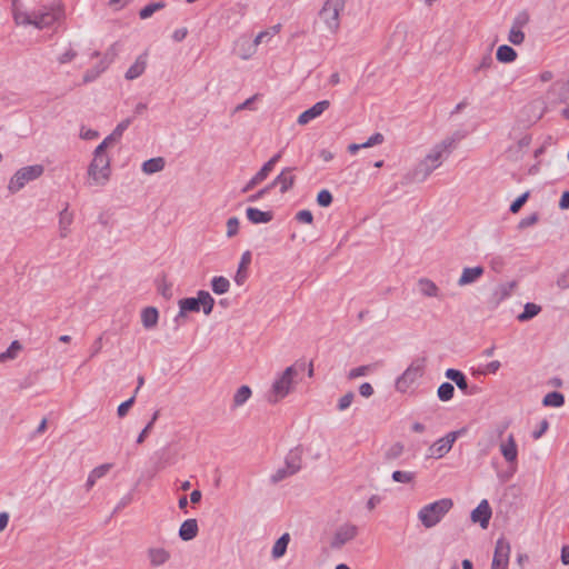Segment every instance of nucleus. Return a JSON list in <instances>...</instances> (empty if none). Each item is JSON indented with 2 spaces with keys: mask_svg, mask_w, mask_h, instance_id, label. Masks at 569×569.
<instances>
[{
  "mask_svg": "<svg viewBox=\"0 0 569 569\" xmlns=\"http://www.w3.org/2000/svg\"><path fill=\"white\" fill-rule=\"evenodd\" d=\"M347 0H326L319 11V18L331 33L340 28V14L346 8Z\"/></svg>",
  "mask_w": 569,
  "mask_h": 569,
  "instance_id": "0eeeda50",
  "label": "nucleus"
},
{
  "mask_svg": "<svg viewBox=\"0 0 569 569\" xmlns=\"http://www.w3.org/2000/svg\"><path fill=\"white\" fill-rule=\"evenodd\" d=\"M392 480L400 483H410L415 480L416 473L412 471L396 470L392 472Z\"/></svg>",
  "mask_w": 569,
  "mask_h": 569,
  "instance_id": "ea45409f",
  "label": "nucleus"
},
{
  "mask_svg": "<svg viewBox=\"0 0 569 569\" xmlns=\"http://www.w3.org/2000/svg\"><path fill=\"white\" fill-rule=\"evenodd\" d=\"M332 194L329 190L323 189L317 196V202L320 207H329L332 203Z\"/></svg>",
  "mask_w": 569,
  "mask_h": 569,
  "instance_id": "de8ad7c7",
  "label": "nucleus"
},
{
  "mask_svg": "<svg viewBox=\"0 0 569 569\" xmlns=\"http://www.w3.org/2000/svg\"><path fill=\"white\" fill-rule=\"evenodd\" d=\"M549 422L547 419H543L539 423V428L532 432V438L538 440L542 437V435L548 430Z\"/></svg>",
  "mask_w": 569,
  "mask_h": 569,
  "instance_id": "69168bd1",
  "label": "nucleus"
},
{
  "mask_svg": "<svg viewBox=\"0 0 569 569\" xmlns=\"http://www.w3.org/2000/svg\"><path fill=\"white\" fill-rule=\"evenodd\" d=\"M211 288L214 293L223 295V293L228 292V290L230 288V282L227 278H224L222 276L214 277L211 280Z\"/></svg>",
  "mask_w": 569,
  "mask_h": 569,
  "instance_id": "e433bc0d",
  "label": "nucleus"
},
{
  "mask_svg": "<svg viewBox=\"0 0 569 569\" xmlns=\"http://www.w3.org/2000/svg\"><path fill=\"white\" fill-rule=\"evenodd\" d=\"M511 547L507 539L499 538L496 542L491 569H508Z\"/></svg>",
  "mask_w": 569,
  "mask_h": 569,
  "instance_id": "9b49d317",
  "label": "nucleus"
},
{
  "mask_svg": "<svg viewBox=\"0 0 569 569\" xmlns=\"http://www.w3.org/2000/svg\"><path fill=\"white\" fill-rule=\"evenodd\" d=\"M499 450L512 472H515L518 463V445L512 433L508 435V437L500 442Z\"/></svg>",
  "mask_w": 569,
  "mask_h": 569,
  "instance_id": "f8f14e48",
  "label": "nucleus"
},
{
  "mask_svg": "<svg viewBox=\"0 0 569 569\" xmlns=\"http://www.w3.org/2000/svg\"><path fill=\"white\" fill-rule=\"evenodd\" d=\"M330 106L328 100H322L313 104L311 108L303 111L299 117L297 122L300 126H305L309 123L311 120L320 117Z\"/></svg>",
  "mask_w": 569,
  "mask_h": 569,
  "instance_id": "4468645a",
  "label": "nucleus"
},
{
  "mask_svg": "<svg viewBox=\"0 0 569 569\" xmlns=\"http://www.w3.org/2000/svg\"><path fill=\"white\" fill-rule=\"evenodd\" d=\"M492 63H493V59L491 57V53L488 52L482 56V58L479 61V64L477 67H475L473 72L477 73L481 70L489 69L492 66Z\"/></svg>",
  "mask_w": 569,
  "mask_h": 569,
  "instance_id": "8fccbe9b",
  "label": "nucleus"
},
{
  "mask_svg": "<svg viewBox=\"0 0 569 569\" xmlns=\"http://www.w3.org/2000/svg\"><path fill=\"white\" fill-rule=\"evenodd\" d=\"M147 67V54H140L136 61L127 70L124 78L127 80H134L139 78L146 70Z\"/></svg>",
  "mask_w": 569,
  "mask_h": 569,
  "instance_id": "4be33fe9",
  "label": "nucleus"
},
{
  "mask_svg": "<svg viewBox=\"0 0 569 569\" xmlns=\"http://www.w3.org/2000/svg\"><path fill=\"white\" fill-rule=\"evenodd\" d=\"M159 312L154 307H147L141 312V322L146 329H152L157 326Z\"/></svg>",
  "mask_w": 569,
  "mask_h": 569,
  "instance_id": "a878e982",
  "label": "nucleus"
},
{
  "mask_svg": "<svg viewBox=\"0 0 569 569\" xmlns=\"http://www.w3.org/2000/svg\"><path fill=\"white\" fill-rule=\"evenodd\" d=\"M166 161L162 157L151 158L142 163V171L146 174H153L163 170Z\"/></svg>",
  "mask_w": 569,
  "mask_h": 569,
  "instance_id": "c85d7f7f",
  "label": "nucleus"
},
{
  "mask_svg": "<svg viewBox=\"0 0 569 569\" xmlns=\"http://www.w3.org/2000/svg\"><path fill=\"white\" fill-rule=\"evenodd\" d=\"M178 305H179V313L174 318L176 322H178L180 318L186 317L187 312L200 311L198 297L180 299Z\"/></svg>",
  "mask_w": 569,
  "mask_h": 569,
  "instance_id": "412c9836",
  "label": "nucleus"
},
{
  "mask_svg": "<svg viewBox=\"0 0 569 569\" xmlns=\"http://www.w3.org/2000/svg\"><path fill=\"white\" fill-rule=\"evenodd\" d=\"M460 137H447L435 144L427 156L421 160L413 171V179L425 181L442 162L451 154Z\"/></svg>",
  "mask_w": 569,
  "mask_h": 569,
  "instance_id": "f257e3e1",
  "label": "nucleus"
},
{
  "mask_svg": "<svg viewBox=\"0 0 569 569\" xmlns=\"http://www.w3.org/2000/svg\"><path fill=\"white\" fill-rule=\"evenodd\" d=\"M239 231V219L231 217L227 221V237L232 238Z\"/></svg>",
  "mask_w": 569,
  "mask_h": 569,
  "instance_id": "603ef678",
  "label": "nucleus"
},
{
  "mask_svg": "<svg viewBox=\"0 0 569 569\" xmlns=\"http://www.w3.org/2000/svg\"><path fill=\"white\" fill-rule=\"evenodd\" d=\"M281 30V24L278 23V24H274L272 27H270L269 29L267 30H263L261 32H259L254 40H253V52L256 51V48L263 43V42H268L272 37H274L276 34H278Z\"/></svg>",
  "mask_w": 569,
  "mask_h": 569,
  "instance_id": "cd10ccee",
  "label": "nucleus"
},
{
  "mask_svg": "<svg viewBox=\"0 0 569 569\" xmlns=\"http://www.w3.org/2000/svg\"><path fill=\"white\" fill-rule=\"evenodd\" d=\"M291 172V168L282 169L281 172L273 179V181L269 183L270 188L272 189L279 186L281 193L289 191L295 183V176Z\"/></svg>",
  "mask_w": 569,
  "mask_h": 569,
  "instance_id": "dca6fc26",
  "label": "nucleus"
},
{
  "mask_svg": "<svg viewBox=\"0 0 569 569\" xmlns=\"http://www.w3.org/2000/svg\"><path fill=\"white\" fill-rule=\"evenodd\" d=\"M358 535V527L352 523H343L341 525L333 536L331 541V547L335 549H339L345 546L347 542L355 539Z\"/></svg>",
  "mask_w": 569,
  "mask_h": 569,
  "instance_id": "ddd939ff",
  "label": "nucleus"
},
{
  "mask_svg": "<svg viewBox=\"0 0 569 569\" xmlns=\"http://www.w3.org/2000/svg\"><path fill=\"white\" fill-rule=\"evenodd\" d=\"M515 287V282L502 283L496 289L495 296H497L499 300H503L511 295Z\"/></svg>",
  "mask_w": 569,
  "mask_h": 569,
  "instance_id": "79ce46f5",
  "label": "nucleus"
},
{
  "mask_svg": "<svg viewBox=\"0 0 569 569\" xmlns=\"http://www.w3.org/2000/svg\"><path fill=\"white\" fill-rule=\"evenodd\" d=\"M541 311V307L533 303V302H527L523 307V311L517 316L518 321L526 322L536 316L539 315Z\"/></svg>",
  "mask_w": 569,
  "mask_h": 569,
  "instance_id": "473e14b6",
  "label": "nucleus"
},
{
  "mask_svg": "<svg viewBox=\"0 0 569 569\" xmlns=\"http://www.w3.org/2000/svg\"><path fill=\"white\" fill-rule=\"evenodd\" d=\"M107 147L99 144L93 152V159L88 167V184L103 187L111 174L110 158L106 152Z\"/></svg>",
  "mask_w": 569,
  "mask_h": 569,
  "instance_id": "20e7f679",
  "label": "nucleus"
},
{
  "mask_svg": "<svg viewBox=\"0 0 569 569\" xmlns=\"http://www.w3.org/2000/svg\"><path fill=\"white\" fill-rule=\"evenodd\" d=\"M130 124H131L130 118L124 119L121 122H119L117 124V127L114 128V130L107 138H104V140L101 142V144H104V147L108 148V147L117 143L118 141H120L123 132L129 128Z\"/></svg>",
  "mask_w": 569,
  "mask_h": 569,
  "instance_id": "aec40b11",
  "label": "nucleus"
},
{
  "mask_svg": "<svg viewBox=\"0 0 569 569\" xmlns=\"http://www.w3.org/2000/svg\"><path fill=\"white\" fill-rule=\"evenodd\" d=\"M159 413H160L159 410L154 411L152 417H151V419H150V421L147 423V426L139 433V436L137 438V443L138 445L142 443L146 440V438L148 437L149 432L152 430L154 422L159 418Z\"/></svg>",
  "mask_w": 569,
  "mask_h": 569,
  "instance_id": "a19ab883",
  "label": "nucleus"
},
{
  "mask_svg": "<svg viewBox=\"0 0 569 569\" xmlns=\"http://www.w3.org/2000/svg\"><path fill=\"white\" fill-rule=\"evenodd\" d=\"M251 397V389L248 386H241L233 396V407L243 406Z\"/></svg>",
  "mask_w": 569,
  "mask_h": 569,
  "instance_id": "c9c22d12",
  "label": "nucleus"
},
{
  "mask_svg": "<svg viewBox=\"0 0 569 569\" xmlns=\"http://www.w3.org/2000/svg\"><path fill=\"white\" fill-rule=\"evenodd\" d=\"M302 369L303 365L295 363L287 367L281 373L277 375L266 396L268 402L277 403L286 398L293 390L296 378Z\"/></svg>",
  "mask_w": 569,
  "mask_h": 569,
  "instance_id": "7ed1b4c3",
  "label": "nucleus"
},
{
  "mask_svg": "<svg viewBox=\"0 0 569 569\" xmlns=\"http://www.w3.org/2000/svg\"><path fill=\"white\" fill-rule=\"evenodd\" d=\"M403 451V446L401 443H395L392 445L387 451H386V459L393 460L401 456Z\"/></svg>",
  "mask_w": 569,
  "mask_h": 569,
  "instance_id": "3c124183",
  "label": "nucleus"
},
{
  "mask_svg": "<svg viewBox=\"0 0 569 569\" xmlns=\"http://www.w3.org/2000/svg\"><path fill=\"white\" fill-rule=\"evenodd\" d=\"M455 387L450 382H443L437 390V396L441 401H449L453 398Z\"/></svg>",
  "mask_w": 569,
  "mask_h": 569,
  "instance_id": "58836bf2",
  "label": "nucleus"
},
{
  "mask_svg": "<svg viewBox=\"0 0 569 569\" xmlns=\"http://www.w3.org/2000/svg\"><path fill=\"white\" fill-rule=\"evenodd\" d=\"M273 170L271 167V163H264L261 169L254 174L256 180H259L260 182L264 181L270 172Z\"/></svg>",
  "mask_w": 569,
  "mask_h": 569,
  "instance_id": "680f3d73",
  "label": "nucleus"
},
{
  "mask_svg": "<svg viewBox=\"0 0 569 569\" xmlns=\"http://www.w3.org/2000/svg\"><path fill=\"white\" fill-rule=\"evenodd\" d=\"M73 222V213L69 211V204L66 203L64 208L59 213V236L67 238L70 233V226Z\"/></svg>",
  "mask_w": 569,
  "mask_h": 569,
  "instance_id": "6ab92c4d",
  "label": "nucleus"
},
{
  "mask_svg": "<svg viewBox=\"0 0 569 569\" xmlns=\"http://www.w3.org/2000/svg\"><path fill=\"white\" fill-rule=\"evenodd\" d=\"M508 40L515 44V46H519L525 40V33L522 32L521 29H518V28H515V27H511L510 31H509V36H508Z\"/></svg>",
  "mask_w": 569,
  "mask_h": 569,
  "instance_id": "37998d69",
  "label": "nucleus"
},
{
  "mask_svg": "<svg viewBox=\"0 0 569 569\" xmlns=\"http://www.w3.org/2000/svg\"><path fill=\"white\" fill-rule=\"evenodd\" d=\"M21 350V343L18 340H13L8 349L0 353V362L3 363L9 360H14Z\"/></svg>",
  "mask_w": 569,
  "mask_h": 569,
  "instance_id": "72a5a7b5",
  "label": "nucleus"
},
{
  "mask_svg": "<svg viewBox=\"0 0 569 569\" xmlns=\"http://www.w3.org/2000/svg\"><path fill=\"white\" fill-rule=\"evenodd\" d=\"M529 22V14L526 11L519 12L513 19L512 27L521 29Z\"/></svg>",
  "mask_w": 569,
  "mask_h": 569,
  "instance_id": "5fc2aeb1",
  "label": "nucleus"
},
{
  "mask_svg": "<svg viewBox=\"0 0 569 569\" xmlns=\"http://www.w3.org/2000/svg\"><path fill=\"white\" fill-rule=\"evenodd\" d=\"M111 463H103L98 467H96L90 473L92 475V478H96L97 480L104 477L109 470L111 469Z\"/></svg>",
  "mask_w": 569,
  "mask_h": 569,
  "instance_id": "6e6d98bb",
  "label": "nucleus"
},
{
  "mask_svg": "<svg viewBox=\"0 0 569 569\" xmlns=\"http://www.w3.org/2000/svg\"><path fill=\"white\" fill-rule=\"evenodd\" d=\"M565 402V397L558 391L549 392L545 396L542 403L547 407H561Z\"/></svg>",
  "mask_w": 569,
  "mask_h": 569,
  "instance_id": "4c0bfd02",
  "label": "nucleus"
},
{
  "mask_svg": "<svg viewBox=\"0 0 569 569\" xmlns=\"http://www.w3.org/2000/svg\"><path fill=\"white\" fill-rule=\"evenodd\" d=\"M198 522L196 519H187L179 529V537L183 541L192 540L198 535Z\"/></svg>",
  "mask_w": 569,
  "mask_h": 569,
  "instance_id": "b1692460",
  "label": "nucleus"
},
{
  "mask_svg": "<svg viewBox=\"0 0 569 569\" xmlns=\"http://www.w3.org/2000/svg\"><path fill=\"white\" fill-rule=\"evenodd\" d=\"M291 540V537L288 532H284L272 546L271 557L273 559H280L287 552L288 545Z\"/></svg>",
  "mask_w": 569,
  "mask_h": 569,
  "instance_id": "393cba45",
  "label": "nucleus"
},
{
  "mask_svg": "<svg viewBox=\"0 0 569 569\" xmlns=\"http://www.w3.org/2000/svg\"><path fill=\"white\" fill-rule=\"evenodd\" d=\"M453 502L449 498H442L423 506L418 511V519L426 529L436 527L450 511Z\"/></svg>",
  "mask_w": 569,
  "mask_h": 569,
  "instance_id": "39448f33",
  "label": "nucleus"
},
{
  "mask_svg": "<svg viewBox=\"0 0 569 569\" xmlns=\"http://www.w3.org/2000/svg\"><path fill=\"white\" fill-rule=\"evenodd\" d=\"M147 556L151 567H160L169 561L170 552L161 547H152L147 550Z\"/></svg>",
  "mask_w": 569,
  "mask_h": 569,
  "instance_id": "a211bd4d",
  "label": "nucleus"
},
{
  "mask_svg": "<svg viewBox=\"0 0 569 569\" xmlns=\"http://www.w3.org/2000/svg\"><path fill=\"white\" fill-rule=\"evenodd\" d=\"M63 18V10L60 6L41 7L31 12L20 9L13 2V19L17 24L33 26L37 29L50 28Z\"/></svg>",
  "mask_w": 569,
  "mask_h": 569,
  "instance_id": "f03ea898",
  "label": "nucleus"
},
{
  "mask_svg": "<svg viewBox=\"0 0 569 569\" xmlns=\"http://www.w3.org/2000/svg\"><path fill=\"white\" fill-rule=\"evenodd\" d=\"M465 432L463 429L448 432L445 437L438 439L429 447L430 457L440 459L445 457L452 448L453 443Z\"/></svg>",
  "mask_w": 569,
  "mask_h": 569,
  "instance_id": "9d476101",
  "label": "nucleus"
},
{
  "mask_svg": "<svg viewBox=\"0 0 569 569\" xmlns=\"http://www.w3.org/2000/svg\"><path fill=\"white\" fill-rule=\"evenodd\" d=\"M528 197H529V192H525L522 193L521 196H519L510 206V211L512 213H517L521 207L526 203V201L528 200Z\"/></svg>",
  "mask_w": 569,
  "mask_h": 569,
  "instance_id": "4d7b16f0",
  "label": "nucleus"
},
{
  "mask_svg": "<svg viewBox=\"0 0 569 569\" xmlns=\"http://www.w3.org/2000/svg\"><path fill=\"white\" fill-rule=\"evenodd\" d=\"M296 219H297V221H299L301 223L310 224L313 221V216L310 210H300L297 212Z\"/></svg>",
  "mask_w": 569,
  "mask_h": 569,
  "instance_id": "e2e57ef3",
  "label": "nucleus"
},
{
  "mask_svg": "<svg viewBox=\"0 0 569 569\" xmlns=\"http://www.w3.org/2000/svg\"><path fill=\"white\" fill-rule=\"evenodd\" d=\"M419 291L422 296L429 298H436L439 296L438 286L428 278H421L418 281Z\"/></svg>",
  "mask_w": 569,
  "mask_h": 569,
  "instance_id": "bb28decb",
  "label": "nucleus"
},
{
  "mask_svg": "<svg viewBox=\"0 0 569 569\" xmlns=\"http://www.w3.org/2000/svg\"><path fill=\"white\" fill-rule=\"evenodd\" d=\"M246 214L248 220L254 224L268 223L272 220L271 211H261L260 209L253 207L247 208Z\"/></svg>",
  "mask_w": 569,
  "mask_h": 569,
  "instance_id": "5701e85b",
  "label": "nucleus"
},
{
  "mask_svg": "<svg viewBox=\"0 0 569 569\" xmlns=\"http://www.w3.org/2000/svg\"><path fill=\"white\" fill-rule=\"evenodd\" d=\"M109 63V61L101 60L98 64L87 70L83 74V82L89 83L94 81L102 72L108 69Z\"/></svg>",
  "mask_w": 569,
  "mask_h": 569,
  "instance_id": "7c9ffc66",
  "label": "nucleus"
},
{
  "mask_svg": "<svg viewBox=\"0 0 569 569\" xmlns=\"http://www.w3.org/2000/svg\"><path fill=\"white\" fill-rule=\"evenodd\" d=\"M517 58V52L509 46L502 44L497 50V59L500 62L509 63L515 61Z\"/></svg>",
  "mask_w": 569,
  "mask_h": 569,
  "instance_id": "f704fd0d",
  "label": "nucleus"
},
{
  "mask_svg": "<svg viewBox=\"0 0 569 569\" xmlns=\"http://www.w3.org/2000/svg\"><path fill=\"white\" fill-rule=\"evenodd\" d=\"M371 370H372V366H370V365L360 366V367L351 369L348 373V378L350 380H352V379H356L359 377H363V376H367Z\"/></svg>",
  "mask_w": 569,
  "mask_h": 569,
  "instance_id": "a18cd8bd",
  "label": "nucleus"
},
{
  "mask_svg": "<svg viewBox=\"0 0 569 569\" xmlns=\"http://www.w3.org/2000/svg\"><path fill=\"white\" fill-rule=\"evenodd\" d=\"M323 440L320 439L319 443L311 442L308 447V451L311 453L313 459H319L322 456Z\"/></svg>",
  "mask_w": 569,
  "mask_h": 569,
  "instance_id": "13d9d810",
  "label": "nucleus"
},
{
  "mask_svg": "<svg viewBox=\"0 0 569 569\" xmlns=\"http://www.w3.org/2000/svg\"><path fill=\"white\" fill-rule=\"evenodd\" d=\"M491 518V509L487 500H482L471 512V520L479 522L482 528H487Z\"/></svg>",
  "mask_w": 569,
  "mask_h": 569,
  "instance_id": "f3484780",
  "label": "nucleus"
},
{
  "mask_svg": "<svg viewBox=\"0 0 569 569\" xmlns=\"http://www.w3.org/2000/svg\"><path fill=\"white\" fill-rule=\"evenodd\" d=\"M425 361L413 360L396 381V389L406 392L423 375Z\"/></svg>",
  "mask_w": 569,
  "mask_h": 569,
  "instance_id": "1a4fd4ad",
  "label": "nucleus"
},
{
  "mask_svg": "<svg viewBox=\"0 0 569 569\" xmlns=\"http://www.w3.org/2000/svg\"><path fill=\"white\" fill-rule=\"evenodd\" d=\"M98 136H99L98 131H96L93 129L86 128V127H82L80 129V137L83 140H93V139L98 138Z\"/></svg>",
  "mask_w": 569,
  "mask_h": 569,
  "instance_id": "338daca9",
  "label": "nucleus"
},
{
  "mask_svg": "<svg viewBox=\"0 0 569 569\" xmlns=\"http://www.w3.org/2000/svg\"><path fill=\"white\" fill-rule=\"evenodd\" d=\"M158 291L159 293L166 298L170 299L172 297V284L168 282L164 278L158 281Z\"/></svg>",
  "mask_w": 569,
  "mask_h": 569,
  "instance_id": "c03bdc74",
  "label": "nucleus"
},
{
  "mask_svg": "<svg viewBox=\"0 0 569 569\" xmlns=\"http://www.w3.org/2000/svg\"><path fill=\"white\" fill-rule=\"evenodd\" d=\"M501 367L500 361L493 360L486 365V367L480 371L482 375L487 373H496Z\"/></svg>",
  "mask_w": 569,
  "mask_h": 569,
  "instance_id": "774afa93",
  "label": "nucleus"
},
{
  "mask_svg": "<svg viewBox=\"0 0 569 569\" xmlns=\"http://www.w3.org/2000/svg\"><path fill=\"white\" fill-rule=\"evenodd\" d=\"M302 463V449L301 447H296L291 449L286 458L283 467L278 468L270 477V481L272 483H278L293 475H296L301 469Z\"/></svg>",
  "mask_w": 569,
  "mask_h": 569,
  "instance_id": "6e6552de",
  "label": "nucleus"
},
{
  "mask_svg": "<svg viewBox=\"0 0 569 569\" xmlns=\"http://www.w3.org/2000/svg\"><path fill=\"white\" fill-rule=\"evenodd\" d=\"M134 403V396H132L130 399L126 400L124 402L120 403L118 409H117V413L120 418H123L129 409L133 406Z\"/></svg>",
  "mask_w": 569,
  "mask_h": 569,
  "instance_id": "052dcab7",
  "label": "nucleus"
},
{
  "mask_svg": "<svg viewBox=\"0 0 569 569\" xmlns=\"http://www.w3.org/2000/svg\"><path fill=\"white\" fill-rule=\"evenodd\" d=\"M198 301L200 309L202 308V311L204 315H210L212 312L214 300L211 297V295L208 291L200 290L198 291Z\"/></svg>",
  "mask_w": 569,
  "mask_h": 569,
  "instance_id": "2f4dec72",
  "label": "nucleus"
},
{
  "mask_svg": "<svg viewBox=\"0 0 569 569\" xmlns=\"http://www.w3.org/2000/svg\"><path fill=\"white\" fill-rule=\"evenodd\" d=\"M485 273V269L481 266L463 268L460 278L457 283L459 287H466L476 283Z\"/></svg>",
  "mask_w": 569,
  "mask_h": 569,
  "instance_id": "2eb2a0df",
  "label": "nucleus"
},
{
  "mask_svg": "<svg viewBox=\"0 0 569 569\" xmlns=\"http://www.w3.org/2000/svg\"><path fill=\"white\" fill-rule=\"evenodd\" d=\"M445 376L449 380L453 381L456 383V386L461 391H467V389H468V380H467L466 376L460 370L452 369V368L447 369L446 372H445Z\"/></svg>",
  "mask_w": 569,
  "mask_h": 569,
  "instance_id": "c756f323",
  "label": "nucleus"
},
{
  "mask_svg": "<svg viewBox=\"0 0 569 569\" xmlns=\"http://www.w3.org/2000/svg\"><path fill=\"white\" fill-rule=\"evenodd\" d=\"M162 7L163 4L160 2L150 3L140 10L139 16L141 19H148Z\"/></svg>",
  "mask_w": 569,
  "mask_h": 569,
  "instance_id": "49530a36",
  "label": "nucleus"
},
{
  "mask_svg": "<svg viewBox=\"0 0 569 569\" xmlns=\"http://www.w3.org/2000/svg\"><path fill=\"white\" fill-rule=\"evenodd\" d=\"M537 221H538V214L532 213V214L521 219L518 227H519V229H525V228L533 226Z\"/></svg>",
  "mask_w": 569,
  "mask_h": 569,
  "instance_id": "0e129e2a",
  "label": "nucleus"
},
{
  "mask_svg": "<svg viewBox=\"0 0 569 569\" xmlns=\"http://www.w3.org/2000/svg\"><path fill=\"white\" fill-rule=\"evenodd\" d=\"M556 284L561 290L569 289V267L558 276Z\"/></svg>",
  "mask_w": 569,
  "mask_h": 569,
  "instance_id": "864d4df0",
  "label": "nucleus"
},
{
  "mask_svg": "<svg viewBox=\"0 0 569 569\" xmlns=\"http://www.w3.org/2000/svg\"><path fill=\"white\" fill-rule=\"evenodd\" d=\"M385 140V137L382 133L380 132H377L375 134H372L366 142L362 143V147L366 149V148H371L373 146H377V144H381Z\"/></svg>",
  "mask_w": 569,
  "mask_h": 569,
  "instance_id": "bf43d9fd",
  "label": "nucleus"
},
{
  "mask_svg": "<svg viewBox=\"0 0 569 569\" xmlns=\"http://www.w3.org/2000/svg\"><path fill=\"white\" fill-rule=\"evenodd\" d=\"M353 398H355V393H353V392H351V391H349V392H347L346 395H343V396L339 399V401H338V406H337L338 410H339V411H345V410H347V409L351 406V403H352V401H353Z\"/></svg>",
  "mask_w": 569,
  "mask_h": 569,
  "instance_id": "09e8293b",
  "label": "nucleus"
},
{
  "mask_svg": "<svg viewBox=\"0 0 569 569\" xmlns=\"http://www.w3.org/2000/svg\"><path fill=\"white\" fill-rule=\"evenodd\" d=\"M43 172L44 167L42 164H32L20 168L10 178L8 182V191L11 194L18 193L29 182L39 179L43 174Z\"/></svg>",
  "mask_w": 569,
  "mask_h": 569,
  "instance_id": "423d86ee",
  "label": "nucleus"
}]
</instances>
